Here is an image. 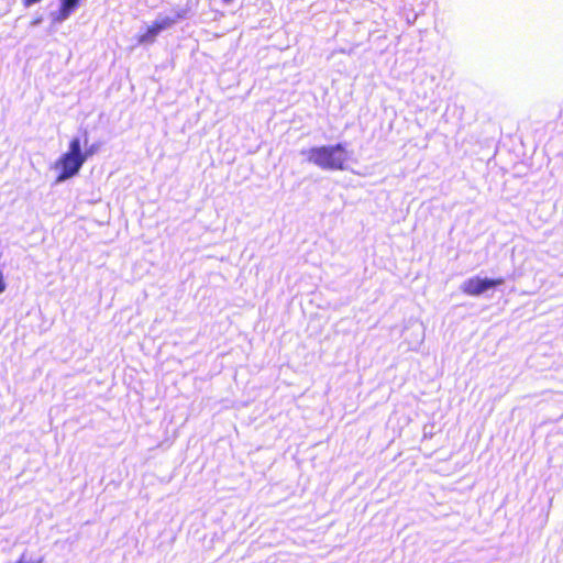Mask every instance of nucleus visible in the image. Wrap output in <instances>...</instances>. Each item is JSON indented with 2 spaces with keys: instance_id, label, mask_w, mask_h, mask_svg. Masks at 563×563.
Masks as SVG:
<instances>
[{
  "instance_id": "1",
  "label": "nucleus",
  "mask_w": 563,
  "mask_h": 563,
  "mask_svg": "<svg viewBox=\"0 0 563 563\" xmlns=\"http://www.w3.org/2000/svg\"><path fill=\"white\" fill-rule=\"evenodd\" d=\"M87 132H85L82 143L79 137H73L69 141L68 150L55 161L53 167L57 172L56 183H62L76 176L86 161L98 152L99 145L91 144L87 146Z\"/></svg>"
},
{
  "instance_id": "2",
  "label": "nucleus",
  "mask_w": 563,
  "mask_h": 563,
  "mask_svg": "<svg viewBox=\"0 0 563 563\" xmlns=\"http://www.w3.org/2000/svg\"><path fill=\"white\" fill-rule=\"evenodd\" d=\"M308 161L324 170H344L350 159L349 151L342 143L311 147Z\"/></svg>"
},
{
  "instance_id": "3",
  "label": "nucleus",
  "mask_w": 563,
  "mask_h": 563,
  "mask_svg": "<svg viewBox=\"0 0 563 563\" xmlns=\"http://www.w3.org/2000/svg\"><path fill=\"white\" fill-rule=\"evenodd\" d=\"M505 283L503 277L499 278H479L473 277L465 280L462 285V291L468 296H479L490 288H495Z\"/></svg>"
},
{
  "instance_id": "4",
  "label": "nucleus",
  "mask_w": 563,
  "mask_h": 563,
  "mask_svg": "<svg viewBox=\"0 0 563 563\" xmlns=\"http://www.w3.org/2000/svg\"><path fill=\"white\" fill-rule=\"evenodd\" d=\"M181 18H183L181 14H177V18H175V19L167 16V18L154 21L150 26H147V29L145 30L144 33L139 34L136 36L137 44H140V45L153 44L156 41L157 35L162 31L172 26L173 24L176 23V21L178 19H181Z\"/></svg>"
},
{
  "instance_id": "5",
  "label": "nucleus",
  "mask_w": 563,
  "mask_h": 563,
  "mask_svg": "<svg viewBox=\"0 0 563 563\" xmlns=\"http://www.w3.org/2000/svg\"><path fill=\"white\" fill-rule=\"evenodd\" d=\"M79 3V0H62L60 3V13L63 15H68Z\"/></svg>"
},
{
  "instance_id": "6",
  "label": "nucleus",
  "mask_w": 563,
  "mask_h": 563,
  "mask_svg": "<svg viewBox=\"0 0 563 563\" xmlns=\"http://www.w3.org/2000/svg\"><path fill=\"white\" fill-rule=\"evenodd\" d=\"M16 563H43V559H26L25 555H21Z\"/></svg>"
},
{
  "instance_id": "7",
  "label": "nucleus",
  "mask_w": 563,
  "mask_h": 563,
  "mask_svg": "<svg viewBox=\"0 0 563 563\" xmlns=\"http://www.w3.org/2000/svg\"><path fill=\"white\" fill-rule=\"evenodd\" d=\"M7 288L3 273L0 271V294L3 292Z\"/></svg>"
},
{
  "instance_id": "8",
  "label": "nucleus",
  "mask_w": 563,
  "mask_h": 563,
  "mask_svg": "<svg viewBox=\"0 0 563 563\" xmlns=\"http://www.w3.org/2000/svg\"><path fill=\"white\" fill-rule=\"evenodd\" d=\"M41 0H22V3L25 8L31 7L32 4L40 2Z\"/></svg>"
},
{
  "instance_id": "9",
  "label": "nucleus",
  "mask_w": 563,
  "mask_h": 563,
  "mask_svg": "<svg viewBox=\"0 0 563 563\" xmlns=\"http://www.w3.org/2000/svg\"><path fill=\"white\" fill-rule=\"evenodd\" d=\"M224 3H230L232 0H222Z\"/></svg>"
}]
</instances>
